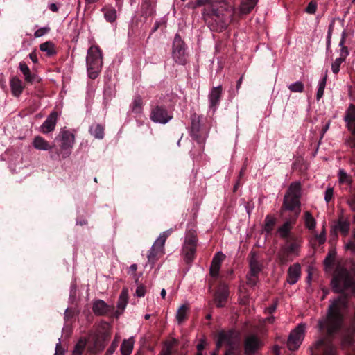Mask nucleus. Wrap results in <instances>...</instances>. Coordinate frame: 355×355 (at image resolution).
<instances>
[{"instance_id":"nucleus-1","label":"nucleus","mask_w":355,"mask_h":355,"mask_svg":"<svg viewBox=\"0 0 355 355\" xmlns=\"http://www.w3.org/2000/svg\"><path fill=\"white\" fill-rule=\"evenodd\" d=\"M231 0H211V6L205 7L202 16L211 31L221 32L232 22L230 12H226Z\"/></svg>"},{"instance_id":"nucleus-2","label":"nucleus","mask_w":355,"mask_h":355,"mask_svg":"<svg viewBox=\"0 0 355 355\" xmlns=\"http://www.w3.org/2000/svg\"><path fill=\"white\" fill-rule=\"evenodd\" d=\"M347 307L348 300L345 295H340L333 300H330L327 318L318 322L319 329H326L329 335H332L337 331L342 325Z\"/></svg>"},{"instance_id":"nucleus-3","label":"nucleus","mask_w":355,"mask_h":355,"mask_svg":"<svg viewBox=\"0 0 355 355\" xmlns=\"http://www.w3.org/2000/svg\"><path fill=\"white\" fill-rule=\"evenodd\" d=\"M55 144L51 151L50 158L61 161L70 157L75 143V136L65 128H62L55 139Z\"/></svg>"},{"instance_id":"nucleus-4","label":"nucleus","mask_w":355,"mask_h":355,"mask_svg":"<svg viewBox=\"0 0 355 355\" xmlns=\"http://www.w3.org/2000/svg\"><path fill=\"white\" fill-rule=\"evenodd\" d=\"M335 293H343L350 290L355 295V272L352 273L342 266H338L331 280Z\"/></svg>"},{"instance_id":"nucleus-5","label":"nucleus","mask_w":355,"mask_h":355,"mask_svg":"<svg viewBox=\"0 0 355 355\" xmlns=\"http://www.w3.org/2000/svg\"><path fill=\"white\" fill-rule=\"evenodd\" d=\"M302 242V239L300 236H292L286 239L277 254L279 262L284 265L292 261L295 257H298Z\"/></svg>"},{"instance_id":"nucleus-6","label":"nucleus","mask_w":355,"mask_h":355,"mask_svg":"<svg viewBox=\"0 0 355 355\" xmlns=\"http://www.w3.org/2000/svg\"><path fill=\"white\" fill-rule=\"evenodd\" d=\"M301 190V184L299 182H292L284 198L282 209L293 211L295 218H297L300 213Z\"/></svg>"},{"instance_id":"nucleus-7","label":"nucleus","mask_w":355,"mask_h":355,"mask_svg":"<svg viewBox=\"0 0 355 355\" xmlns=\"http://www.w3.org/2000/svg\"><path fill=\"white\" fill-rule=\"evenodd\" d=\"M86 64L89 78L91 79L96 78L103 66V54L98 46H92L88 49Z\"/></svg>"},{"instance_id":"nucleus-8","label":"nucleus","mask_w":355,"mask_h":355,"mask_svg":"<svg viewBox=\"0 0 355 355\" xmlns=\"http://www.w3.org/2000/svg\"><path fill=\"white\" fill-rule=\"evenodd\" d=\"M173 232L172 228H170L162 233L155 240L148 254V263L153 266L156 261L164 254V244L166 239Z\"/></svg>"},{"instance_id":"nucleus-9","label":"nucleus","mask_w":355,"mask_h":355,"mask_svg":"<svg viewBox=\"0 0 355 355\" xmlns=\"http://www.w3.org/2000/svg\"><path fill=\"white\" fill-rule=\"evenodd\" d=\"M259 0H241L239 6L236 8L227 7L226 12H230L232 22L250 13L257 4Z\"/></svg>"},{"instance_id":"nucleus-10","label":"nucleus","mask_w":355,"mask_h":355,"mask_svg":"<svg viewBox=\"0 0 355 355\" xmlns=\"http://www.w3.org/2000/svg\"><path fill=\"white\" fill-rule=\"evenodd\" d=\"M239 337L238 333L234 330L221 331L218 333V340L216 343L217 349L225 345L229 349H234L239 347Z\"/></svg>"},{"instance_id":"nucleus-11","label":"nucleus","mask_w":355,"mask_h":355,"mask_svg":"<svg viewBox=\"0 0 355 355\" xmlns=\"http://www.w3.org/2000/svg\"><path fill=\"white\" fill-rule=\"evenodd\" d=\"M173 117L171 110L166 109L164 105H156L151 109L150 114V120L159 124H166Z\"/></svg>"},{"instance_id":"nucleus-12","label":"nucleus","mask_w":355,"mask_h":355,"mask_svg":"<svg viewBox=\"0 0 355 355\" xmlns=\"http://www.w3.org/2000/svg\"><path fill=\"white\" fill-rule=\"evenodd\" d=\"M305 329V324H300L291 332L287 343L290 350L295 351L298 349L304 339Z\"/></svg>"},{"instance_id":"nucleus-13","label":"nucleus","mask_w":355,"mask_h":355,"mask_svg":"<svg viewBox=\"0 0 355 355\" xmlns=\"http://www.w3.org/2000/svg\"><path fill=\"white\" fill-rule=\"evenodd\" d=\"M172 57L175 62L179 64H184L185 58V44L181 37L176 34L173 42Z\"/></svg>"},{"instance_id":"nucleus-14","label":"nucleus","mask_w":355,"mask_h":355,"mask_svg":"<svg viewBox=\"0 0 355 355\" xmlns=\"http://www.w3.org/2000/svg\"><path fill=\"white\" fill-rule=\"evenodd\" d=\"M261 345V340L257 336L254 334L247 336L244 343L245 355H254Z\"/></svg>"},{"instance_id":"nucleus-15","label":"nucleus","mask_w":355,"mask_h":355,"mask_svg":"<svg viewBox=\"0 0 355 355\" xmlns=\"http://www.w3.org/2000/svg\"><path fill=\"white\" fill-rule=\"evenodd\" d=\"M222 91V86L218 85L213 87L209 94V108L212 110L214 112L216 111L220 102Z\"/></svg>"},{"instance_id":"nucleus-16","label":"nucleus","mask_w":355,"mask_h":355,"mask_svg":"<svg viewBox=\"0 0 355 355\" xmlns=\"http://www.w3.org/2000/svg\"><path fill=\"white\" fill-rule=\"evenodd\" d=\"M229 297V289L226 285H221L214 294V302L217 307H223Z\"/></svg>"},{"instance_id":"nucleus-17","label":"nucleus","mask_w":355,"mask_h":355,"mask_svg":"<svg viewBox=\"0 0 355 355\" xmlns=\"http://www.w3.org/2000/svg\"><path fill=\"white\" fill-rule=\"evenodd\" d=\"M250 272L259 274L263 269V264L257 252L251 251L249 254Z\"/></svg>"},{"instance_id":"nucleus-18","label":"nucleus","mask_w":355,"mask_h":355,"mask_svg":"<svg viewBox=\"0 0 355 355\" xmlns=\"http://www.w3.org/2000/svg\"><path fill=\"white\" fill-rule=\"evenodd\" d=\"M225 257V255L220 251L215 254L210 266V275L211 277L216 278L218 276L221 263Z\"/></svg>"},{"instance_id":"nucleus-19","label":"nucleus","mask_w":355,"mask_h":355,"mask_svg":"<svg viewBox=\"0 0 355 355\" xmlns=\"http://www.w3.org/2000/svg\"><path fill=\"white\" fill-rule=\"evenodd\" d=\"M114 309L112 306L108 305L102 300H97L93 302L92 310L97 315H104Z\"/></svg>"},{"instance_id":"nucleus-20","label":"nucleus","mask_w":355,"mask_h":355,"mask_svg":"<svg viewBox=\"0 0 355 355\" xmlns=\"http://www.w3.org/2000/svg\"><path fill=\"white\" fill-rule=\"evenodd\" d=\"M344 121L347 124V129L353 134H355V105L350 104L345 112Z\"/></svg>"},{"instance_id":"nucleus-21","label":"nucleus","mask_w":355,"mask_h":355,"mask_svg":"<svg viewBox=\"0 0 355 355\" xmlns=\"http://www.w3.org/2000/svg\"><path fill=\"white\" fill-rule=\"evenodd\" d=\"M58 120V113L52 112L41 125V130L43 133L47 134L52 132L55 127Z\"/></svg>"},{"instance_id":"nucleus-22","label":"nucleus","mask_w":355,"mask_h":355,"mask_svg":"<svg viewBox=\"0 0 355 355\" xmlns=\"http://www.w3.org/2000/svg\"><path fill=\"white\" fill-rule=\"evenodd\" d=\"M128 302V289L123 288L120 293L118 302L117 309L118 310L115 312L114 315L116 318H119L124 311L127 304Z\"/></svg>"},{"instance_id":"nucleus-23","label":"nucleus","mask_w":355,"mask_h":355,"mask_svg":"<svg viewBox=\"0 0 355 355\" xmlns=\"http://www.w3.org/2000/svg\"><path fill=\"white\" fill-rule=\"evenodd\" d=\"M301 275V266L299 263H294L288 270L287 282L289 284H295Z\"/></svg>"},{"instance_id":"nucleus-24","label":"nucleus","mask_w":355,"mask_h":355,"mask_svg":"<svg viewBox=\"0 0 355 355\" xmlns=\"http://www.w3.org/2000/svg\"><path fill=\"white\" fill-rule=\"evenodd\" d=\"M10 87L12 94L15 97H19L24 89V85L19 78L15 76L10 80Z\"/></svg>"},{"instance_id":"nucleus-25","label":"nucleus","mask_w":355,"mask_h":355,"mask_svg":"<svg viewBox=\"0 0 355 355\" xmlns=\"http://www.w3.org/2000/svg\"><path fill=\"white\" fill-rule=\"evenodd\" d=\"M19 68L24 75V80L28 83L32 84L35 82L39 81L37 75L31 73L28 66L24 62H19Z\"/></svg>"},{"instance_id":"nucleus-26","label":"nucleus","mask_w":355,"mask_h":355,"mask_svg":"<svg viewBox=\"0 0 355 355\" xmlns=\"http://www.w3.org/2000/svg\"><path fill=\"white\" fill-rule=\"evenodd\" d=\"M33 147L39 150H49L51 154V151L53 149V146L49 144V143L41 136H36L34 137L33 141Z\"/></svg>"},{"instance_id":"nucleus-27","label":"nucleus","mask_w":355,"mask_h":355,"mask_svg":"<svg viewBox=\"0 0 355 355\" xmlns=\"http://www.w3.org/2000/svg\"><path fill=\"white\" fill-rule=\"evenodd\" d=\"M200 116H198L197 114H193L191 116V136L197 139L198 141H200V128H201V119Z\"/></svg>"},{"instance_id":"nucleus-28","label":"nucleus","mask_w":355,"mask_h":355,"mask_svg":"<svg viewBox=\"0 0 355 355\" xmlns=\"http://www.w3.org/2000/svg\"><path fill=\"white\" fill-rule=\"evenodd\" d=\"M141 12L144 17H151L155 13V6L150 0L141 1Z\"/></svg>"},{"instance_id":"nucleus-29","label":"nucleus","mask_w":355,"mask_h":355,"mask_svg":"<svg viewBox=\"0 0 355 355\" xmlns=\"http://www.w3.org/2000/svg\"><path fill=\"white\" fill-rule=\"evenodd\" d=\"M295 217L293 220H287L282 225H281L278 230V234L282 239H287L290 236V232L292 229V224L295 221Z\"/></svg>"},{"instance_id":"nucleus-30","label":"nucleus","mask_w":355,"mask_h":355,"mask_svg":"<svg viewBox=\"0 0 355 355\" xmlns=\"http://www.w3.org/2000/svg\"><path fill=\"white\" fill-rule=\"evenodd\" d=\"M197 244H183L182 252L184 255L185 261L190 263L193 261Z\"/></svg>"},{"instance_id":"nucleus-31","label":"nucleus","mask_w":355,"mask_h":355,"mask_svg":"<svg viewBox=\"0 0 355 355\" xmlns=\"http://www.w3.org/2000/svg\"><path fill=\"white\" fill-rule=\"evenodd\" d=\"M324 347L323 355H336V349L334 347L329 343L326 338H321L315 343V347Z\"/></svg>"},{"instance_id":"nucleus-32","label":"nucleus","mask_w":355,"mask_h":355,"mask_svg":"<svg viewBox=\"0 0 355 355\" xmlns=\"http://www.w3.org/2000/svg\"><path fill=\"white\" fill-rule=\"evenodd\" d=\"M131 112L135 114H141L143 112V101L140 96H135L130 105Z\"/></svg>"},{"instance_id":"nucleus-33","label":"nucleus","mask_w":355,"mask_h":355,"mask_svg":"<svg viewBox=\"0 0 355 355\" xmlns=\"http://www.w3.org/2000/svg\"><path fill=\"white\" fill-rule=\"evenodd\" d=\"M133 347L134 339L132 337L124 340L120 348L121 355H130L132 352Z\"/></svg>"},{"instance_id":"nucleus-34","label":"nucleus","mask_w":355,"mask_h":355,"mask_svg":"<svg viewBox=\"0 0 355 355\" xmlns=\"http://www.w3.org/2000/svg\"><path fill=\"white\" fill-rule=\"evenodd\" d=\"M305 227L311 232H314L316 227V220L309 211L304 212V216Z\"/></svg>"},{"instance_id":"nucleus-35","label":"nucleus","mask_w":355,"mask_h":355,"mask_svg":"<svg viewBox=\"0 0 355 355\" xmlns=\"http://www.w3.org/2000/svg\"><path fill=\"white\" fill-rule=\"evenodd\" d=\"M177 341L175 339L166 342L160 355H172L175 351V345Z\"/></svg>"},{"instance_id":"nucleus-36","label":"nucleus","mask_w":355,"mask_h":355,"mask_svg":"<svg viewBox=\"0 0 355 355\" xmlns=\"http://www.w3.org/2000/svg\"><path fill=\"white\" fill-rule=\"evenodd\" d=\"M101 11L104 13V17L108 22H114L116 19V10L114 8H103Z\"/></svg>"},{"instance_id":"nucleus-37","label":"nucleus","mask_w":355,"mask_h":355,"mask_svg":"<svg viewBox=\"0 0 355 355\" xmlns=\"http://www.w3.org/2000/svg\"><path fill=\"white\" fill-rule=\"evenodd\" d=\"M334 230L340 231L343 235H347L349 230V223L345 220L340 219L334 225Z\"/></svg>"},{"instance_id":"nucleus-38","label":"nucleus","mask_w":355,"mask_h":355,"mask_svg":"<svg viewBox=\"0 0 355 355\" xmlns=\"http://www.w3.org/2000/svg\"><path fill=\"white\" fill-rule=\"evenodd\" d=\"M40 49L45 52L48 56H52L56 53L55 46L53 42L49 41L40 45Z\"/></svg>"},{"instance_id":"nucleus-39","label":"nucleus","mask_w":355,"mask_h":355,"mask_svg":"<svg viewBox=\"0 0 355 355\" xmlns=\"http://www.w3.org/2000/svg\"><path fill=\"white\" fill-rule=\"evenodd\" d=\"M89 132L95 138L101 139L104 136V128L100 124H94L90 127Z\"/></svg>"},{"instance_id":"nucleus-40","label":"nucleus","mask_w":355,"mask_h":355,"mask_svg":"<svg viewBox=\"0 0 355 355\" xmlns=\"http://www.w3.org/2000/svg\"><path fill=\"white\" fill-rule=\"evenodd\" d=\"M338 176L340 184H352V178L344 169H339Z\"/></svg>"},{"instance_id":"nucleus-41","label":"nucleus","mask_w":355,"mask_h":355,"mask_svg":"<svg viewBox=\"0 0 355 355\" xmlns=\"http://www.w3.org/2000/svg\"><path fill=\"white\" fill-rule=\"evenodd\" d=\"M87 341L85 338H80L76 343L72 355H84Z\"/></svg>"},{"instance_id":"nucleus-42","label":"nucleus","mask_w":355,"mask_h":355,"mask_svg":"<svg viewBox=\"0 0 355 355\" xmlns=\"http://www.w3.org/2000/svg\"><path fill=\"white\" fill-rule=\"evenodd\" d=\"M188 310L189 307L185 304L181 305L178 309L176 313V318L179 324L182 323L185 320Z\"/></svg>"},{"instance_id":"nucleus-43","label":"nucleus","mask_w":355,"mask_h":355,"mask_svg":"<svg viewBox=\"0 0 355 355\" xmlns=\"http://www.w3.org/2000/svg\"><path fill=\"white\" fill-rule=\"evenodd\" d=\"M276 223V219L269 215L266 216L265 218L264 231L267 234H270L274 228Z\"/></svg>"},{"instance_id":"nucleus-44","label":"nucleus","mask_w":355,"mask_h":355,"mask_svg":"<svg viewBox=\"0 0 355 355\" xmlns=\"http://www.w3.org/2000/svg\"><path fill=\"white\" fill-rule=\"evenodd\" d=\"M198 239L195 231L189 230L186 232L184 244H197Z\"/></svg>"},{"instance_id":"nucleus-45","label":"nucleus","mask_w":355,"mask_h":355,"mask_svg":"<svg viewBox=\"0 0 355 355\" xmlns=\"http://www.w3.org/2000/svg\"><path fill=\"white\" fill-rule=\"evenodd\" d=\"M326 81H327L326 77L322 78L319 81L318 88L317 94H316L317 101H319L322 97V96L324 94V88L326 86Z\"/></svg>"},{"instance_id":"nucleus-46","label":"nucleus","mask_w":355,"mask_h":355,"mask_svg":"<svg viewBox=\"0 0 355 355\" xmlns=\"http://www.w3.org/2000/svg\"><path fill=\"white\" fill-rule=\"evenodd\" d=\"M304 86L301 81H296L288 86V89L293 92H302Z\"/></svg>"},{"instance_id":"nucleus-47","label":"nucleus","mask_w":355,"mask_h":355,"mask_svg":"<svg viewBox=\"0 0 355 355\" xmlns=\"http://www.w3.org/2000/svg\"><path fill=\"white\" fill-rule=\"evenodd\" d=\"M345 60L340 57L337 58L331 64V70L334 74H337L340 71V67L342 63L345 62Z\"/></svg>"},{"instance_id":"nucleus-48","label":"nucleus","mask_w":355,"mask_h":355,"mask_svg":"<svg viewBox=\"0 0 355 355\" xmlns=\"http://www.w3.org/2000/svg\"><path fill=\"white\" fill-rule=\"evenodd\" d=\"M259 281V274L248 272L247 275V284L254 286Z\"/></svg>"},{"instance_id":"nucleus-49","label":"nucleus","mask_w":355,"mask_h":355,"mask_svg":"<svg viewBox=\"0 0 355 355\" xmlns=\"http://www.w3.org/2000/svg\"><path fill=\"white\" fill-rule=\"evenodd\" d=\"M314 237L318 241L320 245L323 244L326 241V230L324 225H323L322 232L320 234L314 232Z\"/></svg>"},{"instance_id":"nucleus-50","label":"nucleus","mask_w":355,"mask_h":355,"mask_svg":"<svg viewBox=\"0 0 355 355\" xmlns=\"http://www.w3.org/2000/svg\"><path fill=\"white\" fill-rule=\"evenodd\" d=\"M334 21H332L328 28L327 35V50H329L331 46V36L334 31Z\"/></svg>"},{"instance_id":"nucleus-51","label":"nucleus","mask_w":355,"mask_h":355,"mask_svg":"<svg viewBox=\"0 0 355 355\" xmlns=\"http://www.w3.org/2000/svg\"><path fill=\"white\" fill-rule=\"evenodd\" d=\"M317 10V3L314 1H311L306 8V12L309 14H314Z\"/></svg>"},{"instance_id":"nucleus-52","label":"nucleus","mask_w":355,"mask_h":355,"mask_svg":"<svg viewBox=\"0 0 355 355\" xmlns=\"http://www.w3.org/2000/svg\"><path fill=\"white\" fill-rule=\"evenodd\" d=\"M334 197V189L331 187H329L326 189L324 192V200L326 202H329Z\"/></svg>"},{"instance_id":"nucleus-53","label":"nucleus","mask_w":355,"mask_h":355,"mask_svg":"<svg viewBox=\"0 0 355 355\" xmlns=\"http://www.w3.org/2000/svg\"><path fill=\"white\" fill-rule=\"evenodd\" d=\"M340 49L339 50V57L346 60L347 57L349 55V52L348 48L345 46H339Z\"/></svg>"},{"instance_id":"nucleus-54","label":"nucleus","mask_w":355,"mask_h":355,"mask_svg":"<svg viewBox=\"0 0 355 355\" xmlns=\"http://www.w3.org/2000/svg\"><path fill=\"white\" fill-rule=\"evenodd\" d=\"M49 28L42 27L41 28L37 29L34 33V36L35 37H40L43 36L44 35L46 34L49 32Z\"/></svg>"},{"instance_id":"nucleus-55","label":"nucleus","mask_w":355,"mask_h":355,"mask_svg":"<svg viewBox=\"0 0 355 355\" xmlns=\"http://www.w3.org/2000/svg\"><path fill=\"white\" fill-rule=\"evenodd\" d=\"M146 294V288L143 285H139L135 291V295L138 297H144Z\"/></svg>"},{"instance_id":"nucleus-56","label":"nucleus","mask_w":355,"mask_h":355,"mask_svg":"<svg viewBox=\"0 0 355 355\" xmlns=\"http://www.w3.org/2000/svg\"><path fill=\"white\" fill-rule=\"evenodd\" d=\"M205 5V7L211 6V0H197L196 2V6H202Z\"/></svg>"},{"instance_id":"nucleus-57","label":"nucleus","mask_w":355,"mask_h":355,"mask_svg":"<svg viewBox=\"0 0 355 355\" xmlns=\"http://www.w3.org/2000/svg\"><path fill=\"white\" fill-rule=\"evenodd\" d=\"M166 23L165 20L162 19L159 21H156L155 22L154 26L152 29V32H155L162 25Z\"/></svg>"},{"instance_id":"nucleus-58","label":"nucleus","mask_w":355,"mask_h":355,"mask_svg":"<svg viewBox=\"0 0 355 355\" xmlns=\"http://www.w3.org/2000/svg\"><path fill=\"white\" fill-rule=\"evenodd\" d=\"M224 355H239V350L238 348L228 349Z\"/></svg>"},{"instance_id":"nucleus-59","label":"nucleus","mask_w":355,"mask_h":355,"mask_svg":"<svg viewBox=\"0 0 355 355\" xmlns=\"http://www.w3.org/2000/svg\"><path fill=\"white\" fill-rule=\"evenodd\" d=\"M347 37V32L345 30H343L341 33V38L338 44V46H345V40Z\"/></svg>"},{"instance_id":"nucleus-60","label":"nucleus","mask_w":355,"mask_h":355,"mask_svg":"<svg viewBox=\"0 0 355 355\" xmlns=\"http://www.w3.org/2000/svg\"><path fill=\"white\" fill-rule=\"evenodd\" d=\"M55 355H64V350L60 342L56 344Z\"/></svg>"},{"instance_id":"nucleus-61","label":"nucleus","mask_w":355,"mask_h":355,"mask_svg":"<svg viewBox=\"0 0 355 355\" xmlns=\"http://www.w3.org/2000/svg\"><path fill=\"white\" fill-rule=\"evenodd\" d=\"M116 345L112 343L107 349L105 355H112L116 349Z\"/></svg>"},{"instance_id":"nucleus-62","label":"nucleus","mask_w":355,"mask_h":355,"mask_svg":"<svg viewBox=\"0 0 355 355\" xmlns=\"http://www.w3.org/2000/svg\"><path fill=\"white\" fill-rule=\"evenodd\" d=\"M29 58L33 63H37L38 62L37 54L34 51L31 52L29 54Z\"/></svg>"},{"instance_id":"nucleus-63","label":"nucleus","mask_w":355,"mask_h":355,"mask_svg":"<svg viewBox=\"0 0 355 355\" xmlns=\"http://www.w3.org/2000/svg\"><path fill=\"white\" fill-rule=\"evenodd\" d=\"M347 250H350L352 252H355V243L353 242H349L345 245Z\"/></svg>"},{"instance_id":"nucleus-64","label":"nucleus","mask_w":355,"mask_h":355,"mask_svg":"<svg viewBox=\"0 0 355 355\" xmlns=\"http://www.w3.org/2000/svg\"><path fill=\"white\" fill-rule=\"evenodd\" d=\"M49 8L52 11V12H58V6L54 3H50L49 5Z\"/></svg>"}]
</instances>
